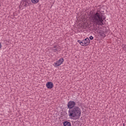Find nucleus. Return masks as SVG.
<instances>
[{"instance_id":"obj_1","label":"nucleus","mask_w":126,"mask_h":126,"mask_svg":"<svg viewBox=\"0 0 126 126\" xmlns=\"http://www.w3.org/2000/svg\"><path fill=\"white\" fill-rule=\"evenodd\" d=\"M104 11L101 10H97L94 13L92 12H90V14L91 15V18L92 22L95 23L97 25L101 26L103 25L104 24L103 22L104 20L106 19V17L104 16Z\"/></svg>"},{"instance_id":"obj_8","label":"nucleus","mask_w":126,"mask_h":126,"mask_svg":"<svg viewBox=\"0 0 126 126\" xmlns=\"http://www.w3.org/2000/svg\"><path fill=\"white\" fill-rule=\"evenodd\" d=\"M52 50L54 51V53H56V52H60V48H59L58 45H55L52 47Z\"/></svg>"},{"instance_id":"obj_3","label":"nucleus","mask_w":126,"mask_h":126,"mask_svg":"<svg viewBox=\"0 0 126 126\" xmlns=\"http://www.w3.org/2000/svg\"><path fill=\"white\" fill-rule=\"evenodd\" d=\"M77 42L80 44V45H81V46H83V47H87V46L90 44V42H91V41L88 37H87L82 41L78 40Z\"/></svg>"},{"instance_id":"obj_5","label":"nucleus","mask_w":126,"mask_h":126,"mask_svg":"<svg viewBox=\"0 0 126 126\" xmlns=\"http://www.w3.org/2000/svg\"><path fill=\"white\" fill-rule=\"evenodd\" d=\"M23 5V7L25 8V7H27L28 5H29V3L28 2V0H22L21 1V3L20 4L19 7L21 8L22 6Z\"/></svg>"},{"instance_id":"obj_11","label":"nucleus","mask_w":126,"mask_h":126,"mask_svg":"<svg viewBox=\"0 0 126 126\" xmlns=\"http://www.w3.org/2000/svg\"><path fill=\"white\" fill-rule=\"evenodd\" d=\"M76 103V105L77 104V107H80L82 105V103L81 102H80V101L78 100L77 99H76V101H75Z\"/></svg>"},{"instance_id":"obj_13","label":"nucleus","mask_w":126,"mask_h":126,"mask_svg":"<svg viewBox=\"0 0 126 126\" xmlns=\"http://www.w3.org/2000/svg\"><path fill=\"white\" fill-rule=\"evenodd\" d=\"M90 40H93L94 39V37L93 36H91L89 37Z\"/></svg>"},{"instance_id":"obj_15","label":"nucleus","mask_w":126,"mask_h":126,"mask_svg":"<svg viewBox=\"0 0 126 126\" xmlns=\"http://www.w3.org/2000/svg\"><path fill=\"white\" fill-rule=\"evenodd\" d=\"M1 48V43H0V49Z\"/></svg>"},{"instance_id":"obj_16","label":"nucleus","mask_w":126,"mask_h":126,"mask_svg":"<svg viewBox=\"0 0 126 126\" xmlns=\"http://www.w3.org/2000/svg\"><path fill=\"white\" fill-rule=\"evenodd\" d=\"M123 126H125V124H123Z\"/></svg>"},{"instance_id":"obj_6","label":"nucleus","mask_w":126,"mask_h":126,"mask_svg":"<svg viewBox=\"0 0 126 126\" xmlns=\"http://www.w3.org/2000/svg\"><path fill=\"white\" fill-rule=\"evenodd\" d=\"M64 60H63V58L60 59L59 61H57L56 63H54L55 64V67H58V66H60L63 63V61Z\"/></svg>"},{"instance_id":"obj_9","label":"nucleus","mask_w":126,"mask_h":126,"mask_svg":"<svg viewBox=\"0 0 126 126\" xmlns=\"http://www.w3.org/2000/svg\"><path fill=\"white\" fill-rule=\"evenodd\" d=\"M63 126H71V123L68 121H64L63 123Z\"/></svg>"},{"instance_id":"obj_4","label":"nucleus","mask_w":126,"mask_h":126,"mask_svg":"<svg viewBox=\"0 0 126 126\" xmlns=\"http://www.w3.org/2000/svg\"><path fill=\"white\" fill-rule=\"evenodd\" d=\"M76 106V103H75V101L70 100L69 101L67 105V107L69 110H71L72 109H73V108H75V107H77Z\"/></svg>"},{"instance_id":"obj_10","label":"nucleus","mask_w":126,"mask_h":126,"mask_svg":"<svg viewBox=\"0 0 126 126\" xmlns=\"http://www.w3.org/2000/svg\"><path fill=\"white\" fill-rule=\"evenodd\" d=\"M99 35L103 39H104V38H105L106 37V34H105V32H100Z\"/></svg>"},{"instance_id":"obj_12","label":"nucleus","mask_w":126,"mask_h":126,"mask_svg":"<svg viewBox=\"0 0 126 126\" xmlns=\"http://www.w3.org/2000/svg\"><path fill=\"white\" fill-rule=\"evenodd\" d=\"M39 0H31L32 2V3H37V2H39Z\"/></svg>"},{"instance_id":"obj_2","label":"nucleus","mask_w":126,"mask_h":126,"mask_svg":"<svg viewBox=\"0 0 126 126\" xmlns=\"http://www.w3.org/2000/svg\"><path fill=\"white\" fill-rule=\"evenodd\" d=\"M68 116L70 118H76V119H79L80 116H81V109L79 107L76 106L72 109L69 110Z\"/></svg>"},{"instance_id":"obj_14","label":"nucleus","mask_w":126,"mask_h":126,"mask_svg":"<svg viewBox=\"0 0 126 126\" xmlns=\"http://www.w3.org/2000/svg\"><path fill=\"white\" fill-rule=\"evenodd\" d=\"M122 47L123 48V49H126V45L123 44L122 45Z\"/></svg>"},{"instance_id":"obj_7","label":"nucleus","mask_w":126,"mask_h":126,"mask_svg":"<svg viewBox=\"0 0 126 126\" xmlns=\"http://www.w3.org/2000/svg\"><path fill=\"white\" fill-rule=\"evenodd\" d=\"M46 86L48 89H52L54 87V84L52 82H48L46 83Z\"/></svg>"}]
</instances>
